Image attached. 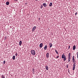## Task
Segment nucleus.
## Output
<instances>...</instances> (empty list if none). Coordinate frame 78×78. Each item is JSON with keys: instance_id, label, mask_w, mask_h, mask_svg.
<instances>
[{"instance_id": "nucleus-5", "label": "nucleus", "mask_w": 78, "mask_h": 78, "mask_svg": "<svg viewBox=\"0 0 78 78\" xmlns=\"http://www.w3.org/2000/svg\"><path fill=\"white\" fill-rule=\"evenodd\" d=\"M36 27H34L32 28V31H33V32L34 31H35V29H36Z\"/></svg>"}, {"instance_id": "nucleus-1", "label": "nucleus", "mask_w": 78, "mask_h": 78, "mask_svg": "<svg viewBox=\"0 0 78 78\" xmlns=\"http://www.w3.org/2000/svg\"><path fill=\"white\" fill-rule=\"evenodd\" d=\"M62 59H63V61H65L66 60V57L64 55V53H63L62 55Z\"/></svg>"}, {"instance_id": "nucleus-27", "label": "nucleus", "mask_w": 78, "mask_h": 78, "mask_svg": "<svg viewBox=\"0 0 78 78\" xmlns=\"http://www.w3.org/2000/svg\"><path fill=\"white\" fill-rule=\"evenodd\" d=\"M18 0H14V1H15V2H17V1Z\"/></svg>"}, {"instance_id": "nucleus-29", "label": "nucleus", "mask_w": 78, "mask_h": 78, "mask_svg": "<svg viewBox=\"0 0 78 78\" xmlns=\"http://www.w3.org/2000/svg\"><path fill=\"white\" fill-rule=\"evenodd\" d=\"M38 0H35L36 1H37Z\"/></svg>"}, {"instance_id": "nucleus-23", "label": "nucleus", "mask_w": 78, "mask_h": 78, "mask_svg": "<svg viewBox=\"0 0 78 78\" xmlns=\"http://www.w3.org/2000/svg\"><path fill=\"white\" fill-rule=\"evenodd\" d=\"M16 56H17V52H16Z\"/></svg>"}, {"instance_id": "nucleus-22", "label": "nucleus", "mask_w": 78, "mask_h": 78, "mask_svg": "<svg viewBox=\"0 0 78 78\" xmlns=\"http://www.w3.org/2000/svg\"><path fill=\"white\" fill-rule=\"evenodd\" d=\"M2 78H5V77H4V75H2Z\"/></svg>"}, {"instance_id": "nucleus-9", "label": "nucleus", "mask_w": 78, "mask_h": 78, "mask_svg": "<svg viewBox=\"0 0 78 78\" xmlns=\"http://www.w3.org/2000/svg\"><path fill=\"white\" fill-rule=\"evenodd\" d=\"M46 57L47 58H48V57H49V53H47L46 54Z\"/></svg>"}, {"instance_id": "nucleus-17", "label": "nucleus", "mask_w": 78, "mask_h": 78, "mask_svg": "<svg viewBox=\"0 0 78 78\" xmlns=\"http://www.w3.org/2000/svg\"><path fill=\"white\" fill-rule=\"evenodd\" d=\"M16 57H15V56L13 55V60H14L15 59Z\"/></svg>"}, {"instance_id": "nucleus-11", "label": "nucleus", "mask_w": 78, "mask_h": 78, "mask_svg": "<svg viewBox=\"0 0 78 78\" xmlns=\"http://www.w3.org/2000/svg\"><path fill=\"white\" fill-rule=\"evenodd\" d=\"M45 68L47 70H48V66H45Z\"/></svg>"}, {"instance_id": "nucleus-2", "label": "nucleus", "mask_w": 78, "mask_h": 78, "mask_svg": "<svg viewBox=\"0 0 78 78\" xmlns=\"http://www.w3.org/2000/svg\"><path fill=\"white\" fill-rule=\"evenodd\" d=\"M71 56V53H69L68 54V62H69L70 61V56Z\"/></svg>"}, {"instance_id": "nucleus-16", "label": "nucleus", "mask_w": 78, "mask_h": 78, "mask_svg": "<svg viewBox=\"0 0 78 78\" xmlns=\"http://www.w3.org/2000/svg\"><path fill=\"white\" fill-rule=\"evenodd\" d=\"M32 71H33V73L34 74V68H33L32 69Z\"/></svg>"}, {"instance_id": "nucleus-19", "label": "nucleus", "mask_w": 78, "mask_h": 78, "mask_svg": "<svg viewBox=\"0 0 78 78\" xmlns=\"http://www.w3.org/2000/svg\"><path fill=\"white\" fill-rule=\"evenodd\" d=\"M42 8H43V5H41V9H42Z\"/></svg>"}, {"instance_id": "nucleus-26", "label": "nucleus", "mask_w": 78, "mask_h": 78, "mask_svg": "<svg viewBox=\"0 0 78 78\" xmlns=\"http://www.w3.org/2000/svg\"><path fill=\"white\" fill-rule=\"evenodd\" d=\"M70 48V46L69 45V48H68L69 49V48Z\"/></svg>"}, {"instance_id": "nucleus-15", "label": "nucleus", "mask_w": 78, "mask_h": 78, "mask_svg": "<svg viewBox=\"0 0 78 78\" xmlns=\"http://www.w3.org/2000/svg\"><path fill=\"white\" fill-rule=\"evenodd\" d=\"M76 63L75 62L73 64V67H75V66H76V65H75Z\"/></svg>"}, {"instance_id": "nucleus-3", "label": "nucleus", "mask_w": 78, "mask_h": 78, "mask_svg": "<svg viewBox=\"0 0 78 78\" xmlns=\"http://www.w3.org/2000/svg\"><path fill=\"white\" fill-rule=\"evenodd\" d=\"M31 53L32 55H35V54H36V52H35V51L34 50H32L31 51Z\"/></svg>"}, {"instance_id": "nucleus-12", "label": "nucleus", "mask_w": 78, "mask_h": 78, "mask_svg": "<svg viewBox=\"0 0 78 78\" xmlns=\"http://www.w3.org/2000/svg\"><path fill=\"white\" fill-rule=\"evenodd\" d=\"M43 5L44 7H46V6H47V4H46V3H44L43 4Z\"/></svg>"}, {"instance_id": "nucleus-18", "label": "nucleus", "mask_w": 78, "mask_h": 78, "mask_svg": "<svg viewBox=\"0 0 78 78\" xmlns=\"http://www.w3.org/2000/svg\"><path fill=\"white\" fill-rule=\"evenodd\" d=\"M49 6H52V3L51 2L49 5Z\"/></svg>"}, {"instance_id": "nucleus-13", "label": "nucleus", "mask_w": 78, "mask_h": 78, "mask_svg": "<svg viewBox=\"0 0 78 78\" xmlns=\"http://www.w3.org/2000/svg\"><path fill=\"white\" fill-rule=\"evenodd\" d=\"M9 2H6V5H9Z\"/></svg>"}, {"instance_id": "nucleus-8", "label": "nucleus", "mask_w": 78, "mask_h": 78, "mask_svg": "<svg viewBox=\"0 0 78 78\" xmlns=\"http://www.w3.org/2000/svg\"><path fill=\"white\" fill-rule=\"evenodd\" d=\"M76 49V46L75 45H74L73 46V50H75Z\"/></svg>"}, {"instance_id": "nucleus-4", "label": "nucleus", "mask_w": 78, "mask_h": 78, "mask_svg": "<svg viewBox=\"0 0 78 78\" xmlns=\"http://www.w3.org/2000/svg\"><path fill=\"white\" fill-rule=\"evenodd\" d=\"M73 61L74 63H75V62H75V58H74V56H73Z\"/></svg>"}, {"instance_id": "nucleus-20", "label": "nucleus", "mask_w": 78, "mask_h": 78, "mask_svg": "<svg viewBox=\"0 0 78 78\" xmlns=\"http://www.w3.org/2000/svg\"><path fill=\"white\" fill-rule=\"evenodd\" d=\"M55 52L57 54H58V51H57V50H55Z\"/></svg>"}, {"instance_id": "nucleus-21", "label": "nucleus", "mask_w": 78, "mask_h": 78, "mask_svg": "<svg viewBox=\"0 0 78 78\" xmlns=\"http://www.w3.org/2000/svg\"><path fill=\"white\" fill-rule=\"evenodd\" d=\"M75 69V67H73V70H74Z\"/></svg>"}, {"instance_id": "nucleus-24", "label": "nucleus", "mask_w": 78, "mask_h": 78, "mask_svg": "<svg viewBox=\"0 0 78 78\" xmlns=\"http://www.w3.org/2000/svg\"><path fill=\"white\" fill-rule=\"evenodd\" d=\"M5 62H5V61H4L3 62V64H5Z\"/></svg>"}, {"instance_id": "nucleus-10", "label": "nucleus", "mask_w": 78, "mask_h": 78, "mask_svg": "<svg viewBox=\"0 0 78 78\" xmlns=\"http://www.w3.org/2000/svg\"><path fill=\"white\" fill-rule=\"evenodd\" d=\"M49 45L50 46V48H51L52 47V44L50 43L49 44Z\"/></svg>"}, {"instance_id": "nucleus-14", "label": "nucleus", "mask_w": 78, "mask_h": 78, "mask_svg": "<svg viewBox=\"0 0 78 78\" xmlns=\"http://www.w3.org/2000/svg\"><path fill=\"white\" fill-rule=\"evenodd\" d=\"M47 48V45H45L44 47V50H46Z\"/></svg>"}, {"instance_id": "nucleus-25", "label": "nucleus", "mask_w": 78, "mask_h": 78, "mask_svg": "<svg viewBox=\"0 0 78 78\" xmlns=\"http://www.w3.org/2000/svg\"><path fill=\"white\" fill-rule=\"evenodd\" d=\"M59 58V56H57L56 57V59H57V58Z\"/></svg>"}, {"instance_id": "nucleus-30", "label": "nucleus", "mask_w": 78, "mask_h": 78, "mask_svg": "<svg viewBox=\"0 0 78 78\" xmlns=\"http://www.w3.org/2000/svg\"><path fill=\"white\" fill-rule=\"evenodd\" d=\"M25 5H27V3H25Z\"/></svg>"}, {"instance_id": "nucleus-6", "label": "nucleus", "mask_w": 78, "mask_h": 78, "mask_svg": "<svg viewBox=\"0 0 78 78\" xmlns=\"http://www.w3.org/2000/svg\"><path fill=\"white\" fill-rule=\"evenodd\" d=\"M42 46H43V44L42 43H41L40 44V48H42Z\"/></svg>"}, {"instance_id": "nucleus-7", "label": "nucleus", "mask_w": 78, "mask_h": 78, "mask_svg": "<svg viewBox=\"0 0 78 78\" xmlns=\"http://www.w3.org/2000/svg\"><path fill=\"white\" fill-rule=\"evenodd\" d=\"M19 44L20 46H21V45H22V41H20Z\"/></svg>"}, {"instance_id": "nucleus-28", "label": "nucleus", "mask_w": 78, "mask_h": 78, "mask_svg": "<svg viewBox=\"0 0 78 78\" xmlns=\"http://www.w3.org/2000/svg\"><path fill=\"white\" fill-rule=\"evenodd\" d=\"M75 15H76L77 14V12H76V13L75 14Z\"/></svg>"}]
</instances>
